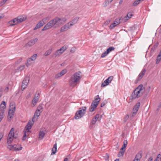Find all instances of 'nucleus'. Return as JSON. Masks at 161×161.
<instances>
[{"label": "nucleus", "instance_id": "nucleus-57", "mask_svg": "<svg viewBox=\"0 0 161 161\" xmlns=\"http://www.w3.org/2000/svg\"><path fill=\"white\" fill-rule=\"evenodd\" d=\"M64 161H68V158H65L64 160Z\"/></svg>", "mask_w": 161, "mask_h": 161}, {"label": "nucleus", "instance_id": "nucleus-64", "mask_svg": "<svg viewBox=\"0 0 161 161\" xmlns=\"http://www.w3.org/2000/svg\"><path fill=\"white\" fill-rule=\"evenodd\" d=\"M48 1H53V0H48Z\"/></svg>", "mask_w": 161, "mask_h": 161}, {"label": "nucleus", "instance_id": "nucleus-54", "mask_svg": "<svg viewBox=\"0 0 161 161\" xmlns=\"http://www.w3.org/2000/svg\"><path fill=\"white\" fill-rule=\"evenodd\" d=\"M105 105V103H101L100 106L101 107H103Z\"/></svg>", "mask_w": 161, "mask_h": 161}, {"label": "nucleus", "instance_id": "nucleus-11", "mask_svg": "<svg viewBox=\"0 0 161 161\" xmlns=\"http://www.w3.org/2000/svg\"><path fill=\"white\" fill-rule=\"evenodd\" d=\"M113 78L114 77L112 76L109 77L102 84L101 86L104 87L108 85L109 83L111 82Z\"/></svg>", "mask_w": 161, "mask_h": 161}, {"label": "nucleus", "instance_id": "nucleus-20", "mask_svg": "<svg viewBox=\"0 0 161 161\" xmlns=\"http://www.w3.org/2000/svg\"><path fill=\"white\" fill-rule=\"evenodd\" d=\"M19 23L17 18L14 19L13 20L9 22V24L11 26H14Z\"/></svg>", "mask_w": 161, "mask_h": 161}, {"label": "nucleus", "instance_id": "nucleus-51", "mask_svg": "<svg viewBox=\"0 0 161 161\" xmlns=\"http://www.w3.org/2000/svg\"><path fill=\"white\" fill-rule=\"evenodd\" d=\"M8 89H9L8 87H7L4 90V92H8Z\"/></svg>", "mask_w": 161, "mask_h": 161}, {"label": "nucleus", "instance_id": "nucleus-49", "mask_svg": "<svg viewBox=\"0 0 161 161\" xmlns=\"http://www.w3.org/2000/svg\"><path fill=\"white\" fill-rule=\"evenodd\" d=\"M3 91V89L2 88H1L0 89V97H1L2 96Z\"/></svg>", "mask_w": 161, "mask_h": 161}, {"label": "nucleus", "instance_id": "nucleus-6", "mask_svg": "<svg viewBox=\"0 0 161 161\" xmlns=\"http://www.w3.org/2000/svg\"><path fill=\"white\" fill-rule=\"evenodd\" d=\"M14 130L12 128L10 131L7 138V143L10 144L12 143L14 138H16V136H14Z\"/></svg>", "mask_w": 161, "mask_h": 161}, {"label": "nucleus", "instance_id": "nucleus-33", "mask_svg": "<svg viewBox=\"0 0 161 161\" xmlns=\"http://www.w3.org/2000/svg\"><path fill=\"white\" fill-rule=\"evenodd\" d=\"M50 17L49 16L45 18H43L42 19V21H43V22L44 23V24H46V23L50 19Z\"/></svg>", "mask_w": 161, "mask_h": 161}, {"label": "nucleus", "instance_id": "nucleus-34", "mask_svg": "<svg viewBox=\"0 0 161 161\" xmlns=\"http://www.w3.org/2000/svg\"><path fill=\"white\" fill-rule=\"evenodd\" d=\"M114 49L115 48L114 47H110L109 48H108L106 51L107 52V53H108V54L111 51L114 50Z\"/></svg>", "mask_w": 161, "mask_h": 161}, {"label": "nucleus", "instance_id": "nucleus-17", "mask_svg": "<svg viewBox=\"0 0 161 161\" xmlns=\"http://www.w3.org/2000/svg\"><path fill=\"white\" fill-rule=\"evenodd\" d=\"M146 71V70L145 69H143L142 70L140 73L138 75L137 78H136V80L137 81L140 80L142 79Z\"/></svg>", "mask_w": 161, "mask_h": 161}, {"label": "nucleus", "instance_id": "nucleus-25", "mask_svg": "<svg viewBox=\"0 0 161 161\" xmlns=\"http://www.w3.org/2000/svg\"><path fill=\"white\" fill-rule=\"evenodd\" d=\"M52 153H51V155L55 154L56 152L57 151V144L56 143L53 145V147L52 148Z\"/></svg>", "mask_w": 161, "mask_h": 161}, {"label": "nucleus", "instance_id": "nucleus-43", "mask_svg": "<svg viewBox=\"0 0 161 161\" xmlns=\"http://www.w3.org/2000/svg\"><path fill=\"white\" fill-rule=\"evenodd\" d=\"M117 25L115 24V23L114 22V23L111 24L109 26V28L110 29H112L115 26H116Z\"/></svg>", "mask_w": 161, "mask_h": 161}, {"label": "nucleus", "instance_id": "nucleus-9", "mask_svg": "<svg viewBox=\"0 0 161 161\" xmlns=\"http://www.w3.org/2000/svg\"><path fill=\"white\" fill-rule=\"evenodd\" d=\"M54 19L56 27L63 25L66 21V19L65 18H60L56 17L54 18Z\"/></svg>", "mask_w": 161, "mask_h": 161}, {"label": "nucleus", "instance_id": "nucleus-47", "mask_svg": "<svg viewBox=\"0 0 161 161\" xmlns=\"http://www.w3.org/2000/svg\"><path fill=\"white\" fill-rule=\"evenodd\" d=\"M42 109V105L40 104L37 107L36 110H38L40 111V110Z\"/></svg>", "mask_w": 161, "mask_h": 161}, {"label": "nucleus", "instance_id": "nucleus-3", "mask_svg": "<svg viewBox=\"0 0 161 161\" xmlns=\"http://www.w3.org/2000/svg\"><path fill=\"white\" fill-rule=\"evenodd\" d=\"M145 91V88L142 84L139 85L132 93L131 97L133 99L140 97Z\"/></svg>", "mask_w": 161, "mask_h": 161}, {"label": "nucleus", "instance_id": "nucleus-15", "mask_svg": "<svg viewBox=\"0 0 161 161\" xmlns=\"http://www.w3.org/2000/svg\"><path fill=\"white\" fill-rule=\"evenodd\" d=\"M67 70L66 69L62 70L60 73L56 74L55 76L56 79H58L66 73Z\"/></svg>", "mask_w": 161, "mask_h": 161}, {"label": "nucleus", "instance_id": "nucleus-53", "mask_svg": "<svg viewBox=\"0 0 161 161\" xmlns=\"http://www.w3.org/2000/svg\"><path fill=\"white\" fill-rule=\"evenodd\" d=\"M153 159V157L152 156H151L148 159V161H152Z\"/></svg>", "mask_w": 161, "mask_h": 161}, {"label": "nucleus", "instance_id": "nucleus-44", "mask_svg": "<svg viewBox=\"0 0 161 161\" xmlns=\"http://www.w3.org/2000/svg\"><path fill=\"white\" fill-rule=\"evenodd\" d=\"M113 0H106L105 3V6H106L108 5L109 3L111 2Z\"/></svg>", "mask_w": 161, "mask_h": 161}, {"label": "nucleus", "instance_id": "nucleus-63", "mask_svg": "<svg viewBox=\"0 0 161 161\" xmlns=\"http://www.w3.org/2000/svg\"><path fill=\"white\" fill-rule=\"evenodd\" d=\"M14 161H19V160L16 159Z\"/></svg>", "mask_w": 161, "mask_h": 161}, {"label": "nucleus", "instance_id": "nucleus-22", "mask_svg": "<svg viewBox=\"0 0 161 161\" xmlns=\"http://www.w3.org/2000/svg\"><path fill=\"white\" fill-rule=\"evenodd\" d=\"M79 19V17H76L73 19L71 21L69 22L70 24H72V26L76 24Z\"/></svg>", "mask_w": 161, "mask_h": 161}, {"label": "nucleus", "instance_id": "nucleus-48", "mask_svg": "<svg viewBox=\"0 0 161 161\" xmlns=\"http://www.w3.org/2000/svg\"><path fill=\"white\" fill-rule=\"evenodd\" d=\"M127 143H128V142H127V140H125L124 141V145H123V147H124L125 148L127 146Z\"/></svg>", "mask_w": 161, "mask_h": 161}, {"label": "nucleus", "instance_id": "nucleus-5", "mask_svg": "<svg viewBox=\"0 0 161 161\" xmlns=\"http://www.w3.org/2000/svg\"><path fill=\"white\" fill-rule=\"evenodd\" d=\"M15 104L14 103H11L10 104V108L9 110L8 118L10 121L13 118L15 110Z\"/></svg>", "mask_w": 161, "mask_h": 161}, {"label": "nucleus", "instance_id": "nucleus-24", "mask_svg": "<svg viewBox=\"0 0 161 161\" xmlns=\"http://www.w3.org/2000/svg\"><path fill=\"white\" fill-rule=\"evenodd\" d=\"M132 15H133L130 13H128L127 15L124 17V19L125 21V22L128 20L130 18H131Z\"/></svg>", "mask_w": 161, "mask_h": 161}, {"label": "nucleus", "instance_id": "nucleus-7", "mask_svg": "<svg viewBox=\"0 0 161 161\" xmlns=\"http://www.w3.org/2000/svg\"><path fill=\"white\" fill-rule=\"evenodd\" d=\"M52 28H56L54 19L49 21L43 28V31H46Z\"/></svg>", "mask_w": 161, "mask_h": 161}, {"label": "nucleus", "instance_id": "nucleus-1", "mask_svg": "<svg viewBox=\"0 0 161 161\" xmlns=\"http://www.w3.org/2000/svg\"><path fill=\"white\" fill-rule=\"evenodd\" d=\"M41 112L40 111L36 110L32 118V121L30 120L28 122L24 130V133L22 138L23 141H25L26 137L29 135L30 132L29 130L31 129L34 122L37 120L38 117L40 115Z\"/></svg>", "mask_w": 161, "mask_h": 161}, {"label": "nucleus", "instance_id": "nucleus-36", "mask_svg": "<svg viewBox=\"0 0 161 161\" xmlns=\"http://www.w3.org/2000/svg\"><path fill=\"white\" fill-rule=\"evenodd\" d=\"M143 1V0H137L135 1L133 3V5L136 6L138 4L140 3L141 1Z\"/></svg>", "mask_w": 161, "mask_h": 161}, {"label": "nucleus", "instance_id": "nucleus-12", "mask_svg": "<svg viewBox=\"0 0 161 161\" xmlns=\"http://www.w3.org/2000/svg\"><path fill=\"white\" fill-rule=\"evenodd\" d=\"M71 26H72V24H70V23L68 22L61 27L60 31L61 32H63L67 31L68 29H69Z\"/></svg>", "mask_w": 161, "mask_h": 161}, {"label": "nucleus", "instance_id": "nucleus-38", "mask_svg": "<svg viewBox=\"0 0 161 161\" xmlns=\"http://www.w3.org/2000/svg\"><path fill=\"white\" fill-rule=\"evenodd\" d=\"M52 52V50L51 49H48L44 53V55L45 56H47L50 55Z\"/></svg>", "mask_w": 161, "mask_h": 161}, {"label": "nucleus", "instance_id": "nucleus-35", "mask_svg": "<svg viewBox=\"0 0 161 161\" xmlns=\"http://www.w3.org/2000/svg\"><path fill=\"white\" fill-rule=\"evenodd\" d=\"M32 61H33L31 60V59H28L27 60V62L26 64V66H28L30 65L32 63Z\"/></svg>", "mask_w": 161, "mask_h": 161}, {"label": "nucleus", "instance_id": "nucleus-16", "mask_svg": "<svg viewBox=\"0 0 161 161\" xmlns=\"http://www.w3.org/2000/svg\"><path fill=\"white\" fill-rule=\"evenodd\" d=\"M38 40L37 38L31 40L26 44L25 45L31 46L34 45L37 41Z\"/></svg>", "mask_w": 161, "mask_h": 161}, {"label": "nucleus", "instance_id": "nucleus-40", "mask_svg": "<svg viewBox=\"0 0 161 161\" xmlns=\"http://www.w3.org/2000/svg\"><path fill=\"white\" fill-rule=\"evenodd\" d=\"M27 85L22 82L21 86V90L22 91L24 90L26 87Z\"/></svg>", "mask_w": 161, "mask_h": 161}, {"label": "nucleus", "instance_id": "nucleus-4", "mask_svg": "<svg viewBox=\"0 0 161 161\" xmlns=\"http://www.w3.org/2000/svg\"><path fill=\"white\" fill-rule=\"evenodd\" d=\"M100 100V98L99 97V95L96 96L95 98V101H93L89 108V110L90 112H93L96 108Z\"/></svg>", "mask_w": 161, "mask_h": 161}, {"label": "nucleus", "instance_id": "nucleus-8", "mask_svg": "<svg viewBox=\"0 0 161 161\" xmlns=\"http://www.w3.org/2000/svg\"><path fill=\"white\" fill-rule=\"evenodd\" d=\"M86 109V107H84V108H80V110L77 111L75 114V119H78L82 118L85 113Z\"/></svg>", "mask_w": 161, "mask_h": 161}, {"label": "nucleus", "instance_id": "nucleus-27", "mask_svg": "<svg viewBox=\"0 0 161 161\" xmlns=\"http://www.w3.org/2000/svg\"><path fill=\"white\" fill-rule=\"evenodd\" d=\"M6 108V103L5 102L3 101L0 105V109H3V110H4Z\"/></svg>", "mask_w": 161, "mask_h": 161}, {"label": "nucleus", "instance_id": "nucleus-61", "mask_svg": "<svg viewBox=\"0 0 161 161\" xmlns=\"http://www.w3.org/2000/svg\"><path fill=\"white\" fill-rule=\"evenodd\" d=\"M114 161H119V159H116Z\"/></svg>", "mask_w": 161, "mask_h": 161}, {"label": "nucleus", "instance_id": "nucleus-21", "mask_svg": "<svg viewBox=\"0 0 161 161\" xmlns=\"http://www.w3.org/2000/svg\"><path fill=\"white\" fill-rule=\"evenodd\" d=\"M45 134V133L43 131H40L39 135V139L40 140H42Z\"/></svg>", "mask_w": 161, "mask_h": 161}, {"label": "nucleus", "instance_id": "nucleus-41", "mask_svg": "<svg viewBox=\"0 0 161 161\" xmlns=\"http://www.w3.org/2000/svg\"><path fill=\"white\" fill-rule=\"evenodd\" d=\"M125 152V151H119L118 154V157H120L122 156L124 154Z\"/></svg>", "mask_w": 161, "mask_h": 161}, {"label": "nucleus", "instance_id": "nucleus-2", "mask_svg": "<svg viewBox=\"0 0 161 161\" xmlns=\"http://www.w3.org/2000/svg\"><path fill=\"white\" fill-rule=\"evenodd\" d=\"M81 73L80 72L78 71L72 75L69 80V83L71 86L74 87L79 83L82 77Z\"/></svg>", "mask_w": 161, "mask_h": 161}, {"label": "nucleus", "instance_id": "nucleus-60", "mask_svg": "<svg viewBox=\"0 0 161 161\" xmlns=\"http://www.w3.org/2000/svg\"><path fill=\"white\" fill-rule=\"evenodd\" d=\"M133 161H140L139 160L136 159V158H135L134 160Z\"/></svg>", "mask_w": 161, "mask_h": 161}, {"label": "nucleus", "instance_id": "nucleus-31", "mask_svg": "<svg viewBox=\"0 0 161 161\" xmlns=\"http://www.w3.org/2000/svg\"><path fill=\"white\" fill-rule=\"evenodd\" d=\"M14 147H14V145H9L8 146V149H9L10 150L14 151V150H17V149H16V148Z\"/></svg>", "mask_w": 161, "mask_h": 161}, {"label": "nucleus", "instance_id": "nucleus-26", "mask_svg": "<svg viewBox=\"0 0 161 161\" xmlns=\"http://www.w3.org/2000/svg\"><path fill=\"white\" fill-rule=\"evenodd\" d=\"M62 53V52H61V51H59V49H58L54 53L53 56L56 57L60 55Z\"/></svg>", "mask_w": 161, "mask_h": 161}, {"label": "nucleus", "instance_id": "nucleus-19", "mask_svg": "<svg viewBox=\"0 0 161 161\" xmlns=\"http://www.w3.org/2000/svg\"><path fill=\"white\" fill-rule=\"evenodd\" d=\"M44 25V23L42 20L40 21L36 25L35 27L34 28V30H35L42 27Z\"/></svg>", "mask_w": 161, "mask_h": 161}, {"label": "nucleus", "instance_id": "nucleus-52", "mask_svg": "<svg viewBox=\"0 0 161 161\" xmlns=\"http://www.w3.org/2000/svg\"><path fill=\"white\" fill-rule=\"evenodd\" d=\"M109 22H110L109 20H107L105 22L104 24H105L106 25H108V24H109Z\"/></svg>", "mask_w": 161, "mask_h": 161}, {"label": "nucleus", "instance_id": "nucleus-32", "mask_svg": "<svg viewBox=\"0 0 161 161\" xmlns=\"http://www.w3.org/2000/svg\"><path fill=\"white\" fill-rule=\"evenodd\" d=\"M142 157V154L141 153H138L136 155L135 158L139 160H140V159Z\"/></svg>", "mask_w": 161, "mask_h": 161}, {"label": "nucleus", "instance_id": "nucleus-45", "mask_svg": "<svg viewBox=\"0 0 161 161\" xmlns=\"http://www.w3.org/2000/svg\"><path fill=\"white\" fill-rule=\"evenodd\" d=\"M114 22V23H115L116 25H118L120 23V19H117L115 20Z\"/></svg>", "mask_w": 161, "mask_h": 161}, {"label": "nucleus", "instance_id": "nucleus-55", "mask_svg": "<svg viewBox=\"0 0 161 161\" xmlns=\"http://www.w3.org/2000/svg\"><path fill=\"white\" fill-rule=\"evenodd\" d=\"M125 147H123V146L120 149V150L121 151H124V150L125 151Z\"/></svg>", "mask_w": 161, "mask_h": 161}, {"label": "nucleus", "instance_id": "nucleus-13", "mask_svg": "<svg viewBox=\"0 0 161 161\" xmlns=\"http://www.w3.org/2000/svg\"><path fill=\"white\" fill-rule=\"evenodd\" d=\"M100 120L99 115L98 114H96L94 117L92 118V121L90 123V126H92V125L95 124L97 121H99Z\"/></svg>", "mask_w": 161, "mask_h": 161}, {"label": "nucleus", "instance_id": "nucleus-28", "mask_svg": "<svg viewBox=\"0 0 161 161\" xmlns=\"http://www.w3.org/2000/svg\"><path fill=\"white\" fill-rule=\"evenodd\" d=\"M14 147L16 148V150H14V151H19L21 150L22 149V147H21V145L20 144H14Z\"/></svg>", "mask_w": 161, "mask_h": 161}, {"label": "nucleus", "instance_id": "nucleus-62", "mask_svg": "<svg viewBox=\"0 0 161 161\" xmlns=\"http://www.w3.org/2000/svg\"><path fill=\"white\" fill-rule=\"evenodd\" d=\"M122 0H120V2H119V3L120 4L121 3H122Z\"/></svg>", "mask_w": 161, "mask_h": 161}, {"label": "nucleus", "instance_id": "nucleus-59", "mask_svg": "<svg viewBox=\"0 0 161 161\" xmlns=\"http://www.w3.org/2000/svg\"><path fill=\"white\" fill-rule=\"evenodd\" d=\"M8 0H3V3H4Z\"/></svg>", "mask_w": 161, "mask_h": 161}, {"label": "nucleus", "instance_id": "nucleus-56", "mask_svg": "<svg viewBox=\"0 0 161 161\" xmlns=\"http://www.w3.org/2000/svg\"><path fill=\"white\" fill-rule=\"evenodd\" d=\"M129 117V116L128 115H126L125 116V119H128Z\"/></svg>", "mask_w": 161, "mask_h": 161}, {"label": "nucleus", "instance_id": "nucleus-58", "mask_svg": "<svg viewBox=\"0 0 161 161\" xmlns=\"http://www.w3.org/2000/svg\"><path fill=\"white\" fill-rule=\"evenodd\" d=\"M158 107L159 108L161 107V103L159 104V105L158 106Z\"/></svg>", "mask_w": 161, "mask_h": 161}, {"label": "nucleus", "instance_id": "nucleus-29", "mask_svg": "<svg viewBox=\"0 0 161 161\" xmlns=\"http://www.w3.org/2000/svg\"><path fill=\"white\" fill-rule=\"evenodd\" d=\"M30 80V78L28 76H26L24 80H23L22 82L23 83H25V84L28 85L29 81Z\"/></svg>", "mask_w": 161, "mask_h": 161}, {"label": "nucleus", "instance_id": "nucleus-30", "mask_svg": "<svg viewBox=\"0 0 161 161\" xmlns=\"http://www.w3.org/2000/svg\"><path fill=\"white\" fill-rule=\"evenodd\" d=\"M68 45H64L63 47H62L61 48H60L59 49V51H61V52L63 53L68 48Z\"/></svg>", "mask_w": 161, "mask_h": 161}, {"label": "nucleus", "instance_id": "nucleus-50", "mask_svg": "<svg viewBox=\"0 0 161 161\" xmlns=\"http://www.w3.org/2000/svg\"><path fill=\"white\" fill-rule=\"evenodd\" d=\"M75 49L74 48H72L70 50V52L72 53H73L75 52Z\"/></svg>", "mask_w": 161, "mask_h": 161}, {"label": "nucleus", "instance_id": "nucleus-23", "mask_svg": "<svg viewBox=\"0 0 161 161\" xmlns=\"http://www.w3.org/2000/svg\"><path fill=\"white\" fill-rule=\"evenodd\" d=\"M5 110L3 109H0V122L3 119L4 116V112Z\"/></svg>", "mask_w": 161, "mask_h": 161}, {"label": "nucleus", "instance_id": "nucleus-39", "mask_svg": "<svg viewBox=\"0 0 161 161\" xmlns=\"http://www.w3.org/2000/svg\"><path fill=\"white\" fill-rule=\"evenodd\" d=\"M37 56V54H35L32 56L30 58L31 59V60L34 61L36 59Z\"/></svg>", "mask_w": 161, "mask_h": 161}, {"label": "nucleus", "instance_id": "nucleus-42", "mask_svg": "<svg viewBox=\"0 0 161 161\" xmlns=\"http://www.w3.org/2000/svg\"><path fill=\"white\" fill-rule=\"evenodd\" d=\"M108 54V53H107L106 51L104 52L102 54L101 57L102 58H104L105 56H106Z\"/></svg>", "mask_w": 161, "mask_h": 161}, {"label": "nucleus", "instance_id": "nucleus-14", "mask_svg": "<svg viewBox=\"0 0 161 161\" xmlns=\"http://www.w3.org/2000/svg\"><path fill=\"white\" fill-rule=\"evenodd\" d=\"M140 106V103H138L136 104L133 109V114L132 115V116L134 117L135 115V114L138 111Z\"/></svg>", "mask_w": 161, "mask_h": 161}, {"label": "nucleus", "instance_id": "nucleus-46", "mask_svg": "<svg viewBox=\"0 0 161 161\" xmlns=\"http://www.w3.org/2000/svg\"><path fill=\"white\" fill-rule=\"evenodd\" d=\"M25 67V66L24 65L21 66L19 68L18 70L20 71H21L24 69Z\"/></svg>", "mask_w": 161, "mask_h": 161}, {"label": "nucleus", "instance_id": "nucleus-18", "mask_svg": "<svg viewBox=\"0 0 161 161\" xmlns=\"http://www.w3.org/2000/svg\"><path fill=\"white\" fill-rule=\"evenodd\" d=\"M19 23H20L25 21L26 19V17L25 15L19 16L17 18Z\"/></svg>", "mask_w": 161, "mask_h": 161}, {"label": "nucleus", "instance_id": "nucleus-37", "mask_svg": "<svg viewBox=\"0 0 161 161\" xmlns=\"http://www.w3.org/2000/svg\"><path fill=\"white\" fill-rule=\"evenodd\" d=\"M154 161H161V155L160 154L157 155Z\"/></svg>", "mask_w": 161, "mask_h": 161}, {"label": "nucleus", "instance_id": "nucleus-10", "mask_svg": "<svg viewBox=\"0 0 161 161\" xmlns=\"http://www.w3.org/2000/svg\"><path fill=\"white\" fill-rule=\"evenodd\" d=\"M40 97L39 93H38L35 94L34 97L32 99V106L34 107L36 105V103L38 102L39 98Z\"/></svg>", "mask_w": 161, "mask_h": 161}]
</instances>
